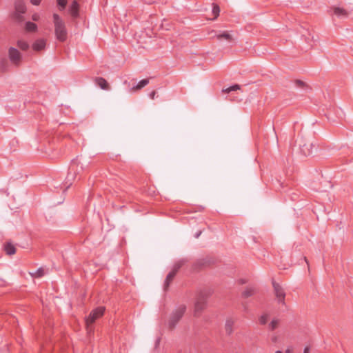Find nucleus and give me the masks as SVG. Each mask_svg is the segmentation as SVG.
I'll list each match as a JSON object with an SVG mask.
<instances>
[{"mask_svg": "<svg viewBox=\"0 0 353 353\" xmlns=\"http://www.w3.org/2000/svg\"><path fill=\"white\" fill-rule=\"evenodd\" d=\"M234 321L232 319H228L225 322V330L228 335L232 334L233 332Z\"/></svg>", "mask_w": 353, "mask_h": 353, "instance_id": "obj_14", "label": "nucleus"}, {"mask_svg": "<svg viewBox=\"0 0 353 353\" xmlns=\"http://www.w3.org/2000/svg\"><path fill=\"white\" fill-rule=\"evenodd\" d=\"M295 84L296 86L299 87V88H306L307 87V85L303 81L301 80H296L295 81Z\"/></svg>", "mask_w": 353, "mask_h": 353, "instance_id": "obj_28", "label": "nucleus"}, {"mask_svg": "<svg viewBox=\"0 0 353 353\" xmlns=\"http://www.w3.org/2000/svg\"><path fill=\"white\" fill-rule=\"evenodd\" d=\"M17 46L22 50H27L29 48V44L23 40L17 41Z\"/></svg>", "mask_w": 353, "mask_h": 353, "instance_id": "obj_24", "label": "nucleus"}, {"mask_svg": "<svg viewBox=\"0 0 353 353\" xmlns=\"http://www.w3.org/2000/svg\"><path fill=\"white\" fill-rule=\"evenodd\" d=\"M25 29L27 32H35L37 30V26L34 23L28 21L26 23Z\"/></svg>", "mask_w": 353, "mask_h": 353, "instance_id": "obj_18", "label": "nucleus"}, {"mask_svg": "<svg viewBox=\"0 0 353 353\" xmlns=\"http://www.w3.org/2000/svg\"><path fill=\"white\" fill-rule=\"evenodd\" d=\"M57 3L59 6H61L62 8H64L67 4V0H57Z\"/></svg>", "mask_w": 353, "mask_h": 353, "instance_id": "obj_29", "label": "nucleus"}, {"mask_svg": "<svg viewBox=\"0 0 353 353\" xmlns=\"http://www.w3.org/2000/svg\"><path fill=\"white\" fill-rule=\"evenodd\" d=\"M79 5L77 1H73L71 3L69 12L71 16L74 18H77L79 17Z\"/></svg>", "mask_w": 353, "mask_h": 353, "instance_id": "obj_9", "label": "nucleus"}, {"mask_svg": "<svg viewBox=\"0 0 353 353\" xmlns=\"http://www.w3.org/2000/svg\"><path fill=\"white\" fill-rule=\"evenodd\" d=\"M46 45V41L43 39H39L35 41L32 44V48L34 50L39 51L45 48Z\"/></svg>", "mask_w": 353, "mask_h": 353, "instance_id": "obj_10", "label": "nucleus"}, {"mask_svg": "<svg viewBox=\"0 0 353 353\" xmlns=\"http://www.w3.org/2000/svg\"><path fill=\"white\" fill-rule=\"evenodd\" d=\"M278 337L276 336H274L272 337V341L274 343H276L277 341Z\"/></svg>", "mask_w": 353, "mask_h": 353, "instance_id": "obj_34", "label": "nucleus"}, {"mask_svg": "<svg viewBox=\"0 0 353 353\" xmlns=\"http://www.w3.org/2000/svg\"><path fill=\"white\" fill-rule=\"evenodd\" d=\"M30 274L34 278H40L44 275V270L40 268L35 272L30 273Z\"/></svg>", "mask_w": 353, "mask_h": 353, "instance_id": "obj_22", "label": "nucleus"}, {"mask_svg": "<svg viewBox=\"0 0 353 353\" xmlns=\"http://www.w3.org/2000/svg\"><path fill=\"white\" fill-rule=\"evenodd\" d=\"M312 147V143L305 144L303 145L302 151L305 155H309L311 154Z\"/></svg>", "mask_w": 353, "mask_h": 353, "instance_id": "obj_25", "label": "nucleus"}, {"mask_svg": "<svg viewBox=\"0 0 353 353\" xmlns=\"http://www.w3.org/2000/svg\"><path fill=\"white\" fill-rule=\"evenodd\" d=\"M275 353H283V352L281 351H280V350H277V351H276Z\"/></svg>", "mask_w": 353, "mask_h": 353, "instance_id": "obj_39", "label": "nucleus"}, {"mask_svg": "<svg viewBox=\"0 0 353 353\" xmlns=\"http://www.w3.org/2000/svg\"><path fill=\"white\" fill-rule=\"evenodd\" d=\"M105 310L103 306H99L92 310L90 314L85 317V323L88 333L90 334L92 332V324H93L97 319L103 316Z\"/></svg>", "mask_w": 353, "mask_h": 353, "instance_id": "obj_3", "label": "nucleus"}, {"mask_svg": "<svg viewBox=\"0 0 353 353\" xmlns=\"http://www.w3.org/2000/svg\"><path fill=\"white\" fill-rule=\"evenodd\" d=\"M304 260H305V261L306 262V263H307V264H308V261H307V258H306V257H304Z\"/></svg>", "mask_w": 353, "mask_h": 353, "instance_id": "obj_38", "label": "nucleus"}, {"mask_svg": "<svg viewBox=\"0 0 353 353\" xmlns=\"http://www.w3.org/2000/svg\"><path fill=\"white\" fill-rule=\"evenodd\" d=\"M55 37L59 41L63 42L67 39V30L64 21L57 14H53Z\"/></svg>", "mask_w": 353, "mask_h": 353, "instance_id": "obj_2", "label": "nucleus"}, {"mask_svg": "<svg viewBox=\"0 0 353 353\" xmlns=\"http://www.w3.org/2000/svg\"><path fill=\"white\" fill-rule=\"evenodd\" d=\"M255 293V290L253 288H247L243 292L242 296L244 298H248L252 295H254Z\"/></svg>", "mask_w": 353, "mask_h": 353, "instance_id": "obj_20", "label": "nucleus"}, {"mask_svg": "<svg viewBox=\"0 0 353 353\" xmlns=\"http://www.w3.org/2000/svg\"><path fill=\"white\" fill-rule=\"evenodd\" d=\"M176 273L174 271L171 270V272L167 275L164 283V289L165 290H167L170 284L174 279V276H176Z\"/></svg>", "mask_w": 353, "mask_h": 353, "instance_id": "obj_13", "label": "nucleus"}, {"mask_svg": "<svg viewBox=\"0 0 353 353\" xmlns=\"http://www.w3.org/2000/svg\"><path fill=\"white\" fill-rule=\"evenodd\" d=\"M42 0H30V3L34 6H39Z\"/></svg>", "mask_w": 353, "mask_h": 353, "instance_id": "obj_30", "label": "nucleus"}, {"mask_svg": "<svg viewBox=\"0 0 353 353\" xmlns=\"http://www.w3.org/2000/svg\"><path fill=\"white\" fill-rule=\"evenodd\" d=\"M95 82L103 90H108L110 88L108 83L103 77L96 78Z\"/></svg>", "mask_w": 353, "mask_h": 353, "instance_id": "obj_11", "label": "nucleus"}, {"mask_svg": "<svg viewBox=\"0 0 353 353\" xmlns=\"http://www.w3.org/2000/svg\"><path fill=\"white\" fill-rule=\"evenodd\" d=\"M211 264V261L209 259H201L198 260L194 264V269L196 270H199L202 268L209 266Z\"/></svg>", "mask_w": 353, "mask_h": 353, "instance_id": "obj_8", "label": "nucleus"}, {"mask_svg": "<svg viewBox=\"0 0 353 353\" xmlns=\"http://www.w3.org/2000/svg\"><path fill=\"white\" fill-rule=\"evenodd\" d=\"M310 352V349L308 347H305L304 348V350H303V353H309Z\"/></svg>", "mask_w": 353, "mask_h": 353, "instance_id": "obj_35", "label": "nucleus"}, {"mask_svg": "<svg viewBox=\"0 0 353 353\" xmlns=\"http://www.w3.org/2000/svg\"><path fill=\"white\" fill-rule=\"evenodd\" d=\"M201 231L198 232L196 234L195 237H196V238H198V237L201 235Z\"/></svg>", "mask_w": 353, "mask_h": 353, "instance_id": "obj_36", "label": "nucleus"}, {"mask_svg": "<svg viewBox=\"0 0 353 353\" xmlns=\"http://www.w3.org/2000/svg\"><path fill=\"white\" fill-rule=\"evenodd\" d=\"M156 95V91H152L150 93V97L151 99H154Z\"/></svg>", "mask_w": 353, "mask_h": 353, "instance_id": "obj_32", "label": "nucleus"}, {"mask_svg": "<svg viewBox=\"0 0 353 353\" xmlns=\"http://www.w3.org/2000/svg\"><path fill=\"white\" fill-rule=\"evenodd\" d=\"M216 38L220 40L221 39H225L228 41H232V37L227 32H224L222 34L216 35Z\"/></svg>", "mask_w": 353, "mask_h": 353, "instance_id": "obj_23", "label": "nucleus"}, {"mask_svg": "<svg viewBox=\"0 0 353 353\" xmlns=\"http://www.w3.org/2000/svg\"><path fill=\"white\" fill-rule=\"evenodd\" d=\"M8 58L13 65L19 66L21 63L22 56L17 48L10 47L8 49Z\"/></svg>", "mask_w": 353, "mask_h": 353, "instance_id": "obj_6", "label": "nucleus"}, {"mask_svg": "<svg viewBox=\"0 0 353 353\" xmlns=\"http://www.w3.org/2000/svg\"><path fill=\"white\" fill-rule=\"evenodd\" d=\"M241 89V86L238 84L233 85L228 88L223 89L222 92L229 93L232 91H236Z\"/></svg>", "mask_w": 353, "mask_h": 353, "instance_id": "obj_26", "label": "nucleus"}, {"mask_svg": "<svg viewBox=\"0 0 353 353\" xmlns=\"http://www.w3.org/2000/svg\"><path fill=\"white\" fill-rule=\"evenodd\" d=\"M220 13V8L217 4H213L212 14H214L213 19H216Z\"/></svg>", "mask_w": 353, "mask_h": 353, "instance_id": "obj_27", "label": "nucleus"}, {"mask_svg": "<svg viewBox=\"0 0 353 353\" xmlns=\"http://www.w3.org/2000/svg\"><path fill=\"white\" fill-rule=\"evenodd\" d=\"M0 70L3 72L6 71V64H3L0 67Z\"/></svg>", "mask_w": 353, "mask_h": 353, "instance_id": "obj_33", "label": "nucleus"}, {"mask_svg": "<svg viewBox=\"0 0 353 353\" xmlns=\"http://www.w3.org/2000/svg\"><path fill=\"white\" fill-rule=\"evenodd\" d=\"M272 285L274 288V294L277 299L278 302L279 303H281L282 305H285V292L284 291V289L279 283H276L274 280L272 281Z\"/></svg>", "mask_w": 353, "mask_h": 353, "instance_id": "obj_7", "label": "nucleus"}, {"mask_svg": "<svg viewBox=\"0 0 353 353\" xmlns=\"http://www.w3.org/2000/svg\"><path fill=\"white\" fill-rule=\"evenodd\" d=\"M187 262V260L183 259H180L179 261H176L172 268V271L177 273L179 269Z\"/></svg>", "mask_w": 353, "mask_h": 353, "instance_id": "obj_16", "label": "nucleus"}, {"mask_svg": "<svg viewBox=\"0 0 353 353\" xmlns=\"http://www.w3.org/2000/svg\"><path fill=\"white\" fill-rule=\"evenodd\" d=\"M270 318V314L268 313H263L259 318V321L260 325H264L267 323L268 319Z\"/></svg>", "mask_w": 353, "mask_h": 353, "instance_id": "obj_21", "label": "nucleus"}, {"mask_svg": "<svg viewBox=\"0 0 353 353\" xmlns=\"http://www.w3.org/2000/svg\"><path fill=\"white\" fill-rule=\"evenodd\" d=\"M279 323H280V320L279 319L274 318L271 321V322L268 324V329L270 331H273L279 327Z\"/></svg>", "mask_w": 353, "mask_h": 353, "instance_id": "obj_17", "label": "nucleus"}, {"mask_svg": "<svg viewBox=\"0 0 353 353\" xmlns=\"http://www.w3.org/2000/svg\"><path fill=\"white\" fill-rule=\"evenodd\" d=\"M148 83H149L148 79H143V80L140 81L137 85L132 87L131 90L132 91L140 90L142 88L145 87L146 85H148Z\"/></svg>", "mask_w": 353, "mask_h": 353, "instance_id": "obj_19", "label": "nucleus"}, {"mask_svg": "<svg viewBox=\"0 0 353 353\" xmlns=\"http://www.w3.org/2000/svg\"><path fill=\"white\" fill-rule=\"evenodd\" d=\"M14 6V11L11 14V18L15 22L21 23L25 21L23 14L27 11L26 3L23 0H16Z\"/></svg>", "mask_w": 353, "mask_h": 353, "instance_id": "obj_4", "label": "nucleus"}, {"mask_svg": "<svg viewBox=\"0 0 353 353\" xmlns=\"http://www.w3.org/2000/svg\"><path fill=\"white\" fill-rule=\"evenodd\" d=\"M285 353H292V352H291V350H290L289 348H288V349L285 350Z\"/></svg>", "mask_w": 353, "mask_h": 353, "instance_id": "obj_37", "label": "nucleus"}, {"mask_svg": "<svg viewBox=\"0 0 353 353\" xmlns=\"http://www.w3.org/2000/svg\"><path fill=\"white\" fill-rule=\"evenodd\" d=\"M334 14L337 17H347L348 16V12L346 10L340 7H334L333 8Z\"/></svg>", "mask_w": 353, "mask_h": 353, "instance_id": "obj_12", "label": "nucleus"}, {"mask_svg": "<svg viewBox=\"0 0 353 353\" xmlns=\"http://www.w3.org/2000/svg\"><path fill=\"white\" fill-rule=\"evenodd\" d=\"M212 295L210 290H201L196 295L194 304V316L199 317L206 309L208 305V299Z\"/></svg>", "mask_w": 353, "mask_h": 353, "instance_id": "obj_1", "label": "nucleus"}, {"mask_svg": "<svg viewBox=\"0 0 353 353\" xmlns=\"http://www.w3.org/2000/svg\"><path fill=\"white\" fill-rule=\"evenodd\" d=\"M32 19L35 21H38L39 19V14H37V13L33 14L32 16Z\"/></svg>", "mask_w": 353, "mask_h": 353, "instance_id": "obj_31", "label": "nucleus"}, {"mask_svg": "<svg viewBox=\"0 0 353 353\" xmlns=\"http://www.w3.org/2000/svg\"><path fill=\"white\" fill-rule=\"evenodd\" d=\"M4 250L8 255H12L16 252V248L11 243H7L4 246Z\"/></svg>", "mask_w": 353, "mask_h": 353, "instance_id": "obj_15", "label": "nucleus"}, {"mask_svg": "<svg viewBox=\"0 0 353 353\" xmlns=\"http://www.w3.org/2000/svg\"><path fill=\"white\" fill-rule=\"evenodd\" d=\"M185 311L186 306L185 305H181L172 312L168 321V327L170 330H173L176 327Z\"/></svg>", "mask_w": 353, "mask_h": 353, "instance_id": "obj_5", "label": "nucleus"}]
</instances>
